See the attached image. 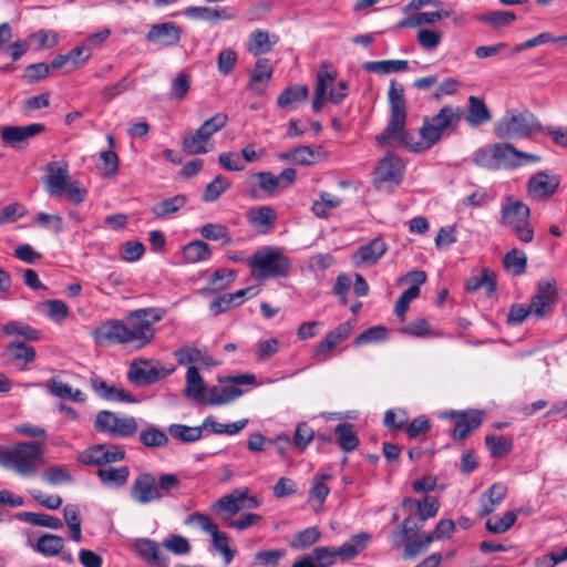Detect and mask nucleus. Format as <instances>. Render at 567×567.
<instances>
[{"label": "nucleus", "instance_id": "45", "mask_svg": "<svg viewBox=\"0 0 567 567\" xmlns=\"http://www.w3.org/2000/svg\"><path fill=\"white\" fill-rule=\"evenodd\" d=\"M434 540V535L424 533L422 535L413 534L408 536V542L404 546L405 557L413 558L420 553L425 551Z\"/></svg>", "mask_w": 567, "mask_h": 567}, {"label": "nucleus", "instance_id": "15", "mask_svg": "<svg viewBox=\"0 0 567 567\" xmlns=\"http://www.w3.org/2000/svg\"><path fill=\"white\" fill-rule=\"evenodd\" d=\"M258 179V187L270 197L278 187L287 188L292 185L297 177V171L292 167L285 168L278 176L270 172H258L254 175Z\"/></svg>", "mask_w": 567, "mask_h": 567}, {"label": "nucleus", "instance_id": "39", "mask_svg": "<svg viewBox=\"0 0 567 567\" xmlns=\"http://www.w3.org/2000/svg\"><path fill=\"white\" fill-rule=\"evenodd\" d=\"M182 254L185 262L196 264L208 260L213 252L207 243L193 240L182 248Z\"/></svg>", "mask_w": 567, "mask_h": 567}, {"label": "nucleus", "instance_id": "27", "mask_svg": "<svg viewBox=\"0 0 567 567\" xmlns=\"http://www.w3.org/2000/svg\"><path fill=\"white\" fill-rule=\"evenodd\" d=\"M386 250V244L383 241V239L377 237L358 248L353 255V261L357 266L361 264L374 265L385 254Z\"/></svg>", "mask_w": 567, "mask_h": 567}, {"label": "nucleus", "instance_id": "24", "mask_svg": "<svg viewBox=\"0 0 567 567\" xmlns=\"http://www.w3.org/2000/svg\"><path fill=\"white\" fill-rule=\"evenodd\" d=\"M184 394L197 403L208 405V389L205 388L204 379L195 365L187 369Z\"/></svg>", "mask_w": 567, "mask_h": 567}, {"label": "nucleus", "instance_id": "7", "mask_svg": "<svg viewBox=\"0 0 567 567\" xmlns=\"http://www.w3.org/2000/svg\"><path fill=\"white\" fill-rule=\"evenodd\" d=\"M179 486V478L175 474H162L158 480L151 473L140 474L131 486V497L138 504H148L161 501L163 493Z\"/></svg>", "mask_w": 567, "mask_h": 567}, {"label": "nucleus", "instance_id": "29", "mask_svg": "<svg viewBox=\"0 0 567 567\" xmlns=\"http://www.w3.org/2000/svg\"><path fill=\"white\" fill-rule=\"evenodd\" d=\"M436 416L439 420L452 422L454 425H481L484 422L485 411L471 409L465 411L439 412Z\"/></svg>", "mask_w": 567, "mask_h": 567}, {"label": "nucleus", "instance_id": "60", "mask_svg": "<svg viewBox=\"0 0 567 567\" xmlns=\"http://www.w3.org/2000/svg\"><path fill=\"white\" fill-rule=\"evenodd\" d=\"M174 357L178 364L186 365L189 363L205 362L206 355L197 348H189L187 346L178 348L174 351Z\"/></svg>", "mask_w": 567, "mask_h": 567}, {"label": "nucleus", "instance_id": "28", "mask_svg": "<svg viewBox=\"0 0 567 567\" xmlns=\"http://www.w3.org/2000/svg\"><path fill=\"white\" fill-rule=\"evenodd\" d=\"M2 355L16 363L19 370H24L27 365L34 361L35 349L24 341L9 343Z\"/></svg>", "mask_w": 567, "mask_h": 567}, {"label": "nucleus", "instance_id": "54", "mask_svg": "<svg viewBox=\"0 0 567 567\" xmlns=\"http://www.w3.org/2000/svg\"><path fill=\"white\" fill-rule=\"evenodd\" d=\"M321 533L318 527H308L297 533L290 543L295 549H306L319 540Z\"/></svg>", "mask_w": 567, "mask_h": 567}, {"label": "nucleus", "instance_id": "33", "mask_svg": "<svg viewBox=\"0 0 567 567\" xmlns=\"http://www.w3.org/2000/svg\"><path fill=\"white\" fill-rule=\"evenodd\" d=\"M370 535L368 533H359L353 535L347 543L336 548L338 558L342 561L350 560L363 551L368 545Z\"/></svg>", "mask_w": 567, "mask_h": 567}, {"label": "nucleus", "instance_id": "61", "mask_svg": "<svg viewBox=\"0 0 567 567\" xmlns=\"http://www.w3.org/2000/svg\"><path fill=\"white\" fill-rule=\"evenodd\" d=\"M190 75L179 72L172 81L169 96L172 100H183L190 89Z\"/></svg>", "mask_w": 567, "mask_h": 567}, {"label": "nucleus", "instance_id": "9", "mask_svg": "<svg viewBox=\"0 0 567 567\" xmlns=\"http://www.w3.org/2000/svg\"><path fill=\"white\" fill-rule=\"evenodd\" d=\"M464 115V110L460 106L453 107L445 105L432 117H425L420 128V135L427 141V146H433L440 142L442 135L454 133Z\"/></svg>", "mask_w": 567, "mask_h": 567}, {"label": "nucleus", "instance_id": "22", "mask_svg": "<svg viewBox=\"0 0 567 567\" xmlns=\"http://www.w3.org/2000/svg\"><path fill=\"white\" fill-rule=\"evenodd\" d=\"M90 384L97 396L105 401L134 402L133 394L123 388L109 384L97 375L90 378Z\"/></svg>", "mask_w": 567, "mask_h": 567}, {"label": "nucleus", "instance_id": "12", "mask_svg": "<svg viewBox=\"0 0 567 567\" xmlns=\"http://www.w3.org/2000/svg\"><path fill=\"white\" fill-rule=\"evenodd\" d=\"M175 371L174 367L157 368L151 365L147 359L134 360L128 369V381L137 386H146L165 379Z\"/></svg>", "mask_w": 567, "mask_h": 567}, {"label": "nucleus", "instance_id": "5", "mask_svg": "<svg viewBox=\"0 0 567 567\" xmlns=\"http://www.w3.org/2000/svg\"><path fill=\"white\" fill-rule=\"evenodd\" d=\"M251 275L257 280L286 277L291 262L279 249L264 247L254 252L247 260Z\"/></svg>", "mask_w": 567, "mask_h": 567}, {"label": "nucleus", "instance_id": "47", "mask_svg": "<svg viewBox=\"0 0 567 567\" xmlns=\"http://www.w3.org/2000/svg\"><path fill=\"white\" fill-rule=\"evenodd\" d=\"M286 555L287 550L284 548L259 550L254 555L250 567H278Z\"/></svg>", "mask_w": 567, "mask_h": 567}, {"label": "nucleus", "instance_id": "37", "mask_svg": "<svg viewBox=\"0 0 567 567\" xmlns=\"http://www.w3.org/2000/svg\"><path fill=\"white\" fill-rule=\"evenodd\" d=\"M272 74V66L268 59H258L249 80L251 90L261 93Z\"/></svg>", "mask_w": 567, "mask_h": 567}, {"label": "nucleus", "instance_id": "56", "mask_svg": "<svg viewBox=\"0 0 567 567\" xmlns=\"http://www.w3.org/2000/svg\"><path fill=\"white\" fill-rule=\"evenodd\" d=\"M485 442L493 457H503L512 449V440L504 435H487Z\"/></svg>", "mask_w": 567, "mask_h": 567}, {"label": "nucleus", "instance_id": "11", "mask_svg": "<svg viewBox=\"0 0 567 567\" xmlns=\"http://www.w3.org/2000/svg\"><path fill=\"white\" fill-rule=\"evenodd\" d=\"M260 502L248 488H236L231 493L218 498L210 507L212 512L224 522L229 520L243 509H255Z\"/></svg>", "mask_w": 567, "mask_h": 567}, {"label": "nucleus", "instance_id": "16", "mask_svg": "<svg viewBox=\"0 0 567 567\" xmlns=\"http://www.w3.org/2000/svg\"><path fill=\"white\" fill-rule=\"evenodd\" d=\"M44 131L45 125L41 123H32L25 126H4L1 128V138L7 146L22 148L28 138Z\"/></svg>", "mask_w": 567, "mask_h": 567}, {"label": "nucleus", "instance_id": "17", "mask_svg": "<svg viewBox=\"0 0 567 567\" xmlns=\"http://www.w3.org/2000/svg\"><path fill=\"white\" fill-rule=\"evenodd\" d=\"M353 326L351 324V322L346 321L337 326L331 331H329L316 347L315 357L317 358V360H326L328 353H330L341 342L349 338Z\"/></svg>", "mask_w": 567, "mask_h": 567}, {"label": "nucleus", "instance_id": "23", "mask_svg": "<svg viewBox=\"0 0 567 567\" xmlns=\"http://www.w3.org/2000/svg\"><path fill=\"white\" fill-rule=\"evenodd\" d=\"M184 14L190 19L204 20L210 23L233 20L236 18V13L228 7H188Z\"/></svg>", "mask_w": 567, "mask_h": 567}, {"label": "nucleus", "instance_id": "6", "mask_svg": "<svg viewBox=\"0 0 567 567\" xmlns=\"http://www.w3.org/2000/svg\"><path fill=\"white\" fill-rule=\"evenodd\" d=\"M542 131V124L528 110L519 113L507 111L494 125V133L501 140L527 138Z\"/></svg>", "mask_w": 567, "mask_h": 567}, {"label": "nucleus", "instance_id": "20", "mask_svg": "<svg viewBox=\"0 0 567 567\" xmlns=\"http://www.w3.org/2000/svg\"><path fill=\"white\" fill-rule=\"evenodd\" d=\"M161 545L155 540L142 538L134 543V548L151 567H168L169 558L161 550Z\"/></svg>", "mask_w": 567, "mask_h": 567}, {"label": "nucleus", "instance_id": "2", "mask_svg": "<svg viewBox=\"0 0 567 567\" xmlns=\"http://www.w3.org/2000/svg\"><path fill=\"white\" fill-rule=\"evenodd\" d=\"M388 100L391 115L384 132L375 136L378 145L386 146L391 138H398L406 150L414 153L431 148V146H427V141L423 138L419 141L412 133L404 130L406 121V101L404 87L401 83L391 81L388 91Z\"/></svg>", "mask_w": 567, "mask_h": 567}, {"label": "nucleus", "instance_id": "40", "mask_svg": "<svg viewBox=\"0 0 567 567\" xmlns=\"http://www.w3.org/2000/svg\"><path fill=\"white\" fill-rule=\"evenodd\" d=\"M308 87L302 84H295L286 87L277 99L279 107H292L296 103L305 102L308 99Z\"/></svg>", "mask_w": 567, "mask_h": 567}, {"label": "nucleus", "instance_id": "19", "mask_svg": "<svg viewBox=\"0 0 567 567\" xmlns=\"http://www.w3.org/2000/svg\"><path fill=\"white\" fill-rule=\"evenodd\" d=\"M403 172L404 165L402 161L398 156L389 154L375 167V182L379 184L393 183L399 185L402 182Z\"/></svg>", "mask_w": 567, "mask_h": 567}, {"label": "nucleus", "instance_id": "59", "mask_svg": "<svg viewBox=\"0 0 567 567\" xmlns=\"http://www.w3.org/2000/svg\"><path fill=\"white\" fill-rule=\"evenodd\" d=\"M249 52L254 55H259L269 52L272 49L274 43L269 40L267 31L256 30L250 35Z\"/></svg>", "mask_w": 567, "mask_h": 567}, {"label": "nucleus", "instance_id": "13", "mask_svg": "<svg viewBox=\"0 0 567 567\" xmlns=\"http://www.w3.org/2000/svg\"><path fill=\"white\" fill-rule=\"evenodd\" d=\"M557 298V288L555 279H542L538 281L537 293L532 298L529 307L532 315L542 319L551 309Z\"/></svg>", "mask_w": 567, "mask_h": 567}, {"label": "nucleus", "instance_id": "26", "mask_svg": "<svg viewBox=\"0 0 567 567\" xmlns=\"http://www.w3.org/2000/svg\"><path fill=\"white\" fill-rule=\"evenodd\" d=\"M249 225L259 234H268L277 221V213L270 206H260L247 213Z\"/></svg>", "mask_w": 567, "mask_h": 567}, {"label": "nucleus", "instance_id": "50", "mask_svg": "<svg viewBox=\"0 0 567 567\" xmlns=\"http://www.w3.org/2000/svg\"><path fill=\"white\" fill-rule=\"evenodd\" d=\"M18 518L27 523L51 529H60L63 526L62 522L58 517L42 513L22 512L18 514Z\"/></svg>", "mask_w": 567, "mask_h": 567}, {"label": "nucleus", "instance_id": "52", "mask_svg": "<svg viewBox=\"0 0 567 567\" xmlns=\"http://www.w3.org/2000/svg\"><path fill=\"white\" fill-rule=\"evenodd\" d=\"M398 331L401 334L414 338H426L435 336L432 332L431 324L425 318H416L401 327Z\"/></svg>", "mask_w": 567, "mask_h": 567}, {"label": "nucleus", "instance_id": "58", "mask_svg": "<svg viewBox=\"0 0 567 567\" xmlns=\"http://www.w3.org/2000/svg\"><path fill=\"white\" fill-rule=\"evenodd\" d=\"M334 434L338 439V445L343 452H352L359 446L360 440L352 427H334Z\"/></svg>", "mask_w": 567, "mask_h": 567}, {"label": "nucleus", "instance_id": "42", "mask_svg": "<svg viewBox=\"0 0 567 567\" xmlns=\"http://www.w3.org/2000/svg\"><path fill=\"white\" fill-rule=\"evenodd\" d=\"M64 547V539L61 536L54 534H44L39 537L34 545V550L47 556H56L62 551Z\"/></svg>", "mask_w": 567, "mask_h": 567}, {"label": "nucleus", "instance_id": "35", "mask_svg": "<svg viewBox=\"0 0 567 567\" xmlns=\"http://www.w3.org/2000/svg\"><path fill=\"white\" fill-rule=\"evenodd\" d=\"M187 203V197L183 194L175 195L169 198H165L159 203L152 206L151 212L156 219H164L179 209H182Z\"/></svg>", "mask_w": 567, "mask_h": 567}, {"label": "nucleus", "instance_id": "43", "mask_svg": "<svg viewBox=\"0 0 567 567\" xmlns=\"http://www.w3.org/2000/svg\"><path fill=\"white\" fill-rule=\"evenodd\" d=\"M425 522L419 519V515L409 514V516L401 523L399 528L392 533L391 539L395 547L401 545V539L405 536L413 535L424 526Z\"/></svg>", "mask_w": 567, "mask_h": 567}, {"label": "nucleus", "instance_id": "25", "mask_svg": "<svg viewBox=\"0 0 567 567\" xmlns=\"http://www.w3.org/2000/svg\"><path fill=\"white\" fill-rule=\"evenodd\" d=\"M48 175L45 176V185L48 193L56 198L64 195V188L70 183L68 166H58L51 162L47 165Z\"/></svg>", "mask_w": 567, "mask_h": 567}, {"label": "nucleus", "instance_id": "21", "mask_svg": "<svg viewBox=\"0 0 567 567\" xmlns=\"http://www.w3.org/2000/svg\"><path fill=\"white\" fill-rule=\"evenodd\" d=\"M171 435L182 442H195L202 436L215 434L235 435L243 427H168Z\"/></svg>", "mask_w": 567, "mask_h": 567}, {"label": "nucleus", "instance_id": "48", "mask_svg": "<svg viewBox=\"0 0 567 567\" xmlns=\"http://www.w3.org/2000/svg\"><path fill=\"white\" fill-rule=\"evenodd\" d=\"M503 265L513 276H520L526 271L527 257L525 252L513 248L505 254Z\"/></svg>", "mask_w": 567, "mask_h": 567}, {"label": "nucleus", "instance_id": "51", "mask_svg": "<svg viewBox=\"0 0 567 567\" xmlns=\"http://www.w3.org/2000/svg\"><path fill=\"white\" fill-rule=\"evenodd\" d=\"M6 336L22 337L24 340L35 341L40 338V332L31 326L21 321H9L2 327Z\"/></svg>", "mask_w": 567, "mask_h": 567}, {"label": "nucleus", "instance_id": "57", "mask_svg": "<svg viewBox=\"0 0 567 567\" xmlns=\"http://www.w3.org/2000/svg\"><path fill=\"white\" fill-rule=\"evenodd\" d=\"M480 21L491 24L494 29L511 24L516 20V14L512 11L495 10L478 17Z\"/></svg>", "mask_w": 567, "mask_h": 567}, {"label": "nucleus", "instance_id": "62", "mask_svg": "<svg viewBox=\"0 0 567 567\" xmlns=\"http://www.w3.org/2000/svg\"><path fill=\"white\" fill-rule=\"evenodd\" d=\"M236 270L220 268L214 271L208 279V284L215 290H223L236 279Z\"/></svg>", "mask_w": 567, "mask_h": 567}, {"label": "nucleus", "instance_id": "64", "mask_svg": "<svg viewBox=\"0 0 567 567\" xmlns=\"http://www.w3.org/2000/svg\"><path fill=\"white\" fill-rule=\"evenodd\" d=\"M103 449L104 445L96 444L84 450L78 455V462L83 465H97L100 467L104 466Z\"/></svg>", "mask_w": 567, "mask_h": 567}, {"label": "nucleus", "instance_id": "4", "mask_svg": "<svg viewBox=\"0 0 567 567\" xmlns=\"http://www.w3.org/2000/svg\"><path fill=\"white\" fill-rule=\"evenodd\" d=\"M519 158L530 162L539 161V156L518 151L507 143H495L477 150L473 161L475 164L487 168L516 167Z\"/></svg>", "mask_w": 567, "mask_h": 567}, {"label": "nucleus", "instance_id": "3", "mask_svg": "<svg viewBox=\"0 0 567 567\" xmlns=\"http://www.w3.org/2000/svg\"><path fill=\"white\" fill-rule=\"evenodd\" d=\"M43 442L18 443L11 449H0V465L14 470L21 476H33L38 473V460L43 456Z\"/></svg>", "mask_w": 567, "mask_h": 567}, {"label": "nucleus", "instance_id": "49", "mask_svg": "<svg viewBox=\"0 0 567 567\" xmlns=\"http://www.w3.org/2000/svg\"><path fill=\"white\" fill-rule=\"evenodd\" d=\"M231 185V182L223 176L217 175L210 183H208L205 187V190L202 195V199L205 203L216 202L223 193H225Z\"/></svg>", "mask_w": 567, "mask_h": 567}, {"label": "nucleus", "instance_id": "8", "mask_svg": "<svg viewBox=\"0 0 567 567\" xmlns=\"http://www.w3.org/2000/svg\"><path fill=\"white\" fill-rule=\"evenodd\" d=\"M501 224L511 230L522 243L529 244L534 239V227L530 224V209L522 200L507 197L501 209Z\"/></svg>", "mask_w": 567, "mask_h": 567}, {"label": "nucleus", "instance_id": "1", "mask_svg": "<svg viewBox=\"0 0 567 567\" xmlns=\"http://www.w3.org/2000/svg\"><path fill=\"white\" fill-rule=\"evenodd\" d=\"M162 319L156 309H138L125 320H107L93 332L97 343H120L141 349L148 344L155 334L153 324Z\"/></svg>", "mask_w": 567, "mask_h": 567}, {"label": "nucleus", "instance_id": "36", "mask_svg": "<svg viewBox=\"0 0 567 567\" xmlns=\"http://www.w3.org/2000/svg\"><path fill=\"white\" fill-rule=\"evenodd\" d=\"M209 138L198 127L185 134L182 141V150L188 155L205 154L208 152L206 146Z\"/></svg>", "mask_w": 567, "mask_h": 567}, {"label": "nucleus", "instance_id": "38", "mask_svg": "<svg viewBox=\"0 0 567 567\" xmlns=\"http://www.w3.org/2000/svg\"><path fill=\"white\" fill-rule=\"evenodd\" d=\"M324 66L326 64L322 65L317 74L315 95L312 100V110L316 113L320 112L324 104L328 83L336 79V72L323 70Z\"/></svg>", "mask_w": 567, "mask_h": 567}, {"label": "nucleus", "instance_id": "41", "mask_svg": "<svg viewBox=\"0 0 567 567\" xmlns=\"http://www.w3.org/2000/svg\"><path fill=\"white\" fill-rule=\"evenodd\" d=\"M409 68L406 60H383V61H369L362 64V69L368 72L379 74H390L395 72L405 71Z\"/></svg>", "mask_w": 567, "mask_h": 567}, {"label": "nucleus", "instance_id": "55", "mask_svg": "<svg viewBox=\"0 0 567 567\" xmlns=\"http://www.w3.org/2000/svg\"><path fill=\"white\" fill-rule=\"evenodd\" d=\"M214 548L219 551L228 565L234 559L236 551L229 547V538L226 533L219 532L218 527L210 534Z\"/></svg>", "mask_w": 567, "mask_h": 567}, {"label": "nucleus", "instance_id": "44", "mask_svg": "<svg viewBox=\"0 0 567 567\" xmlns=\"http://www.w3.org/2000/svg\"><path fill=\"white\" fill-rule=\"evenodd\" d=\"M199 234L207 240H223V246H229L233 244V237L229 234V229L224 224L207 223L200 227Z\"/></svg>", "mask_w": 567, "mask_h": 567}, {"label": "nucleus", "instance_id": "10", "mask_svg": "<svg viewBox=\"0 0 567 567\" xmlns=\"http://www.w3.org/2000/svg\"><path fill=\"white\" fill-rule=\"evenodd\" d=\"M219 384L208 388V405L229 403L243 395L240 385H256V375L243 373L218 379Z\"/></svg>", "mask_w": 567, "mask_h": 567}, {"label": "nucleus", "instance_id": "53", "mask_svg": "<svg viewBox=\"0 0 567 567\" xmlns=\"http://www.w3.org/2000/svg\"><path fill=\"white\" fill-rule=\"evenodd\" d=\"M388 339V329L383 326H373L355 337L353 344L360 347L368 343L381 342Z\"/></svg>", "mask_w": 567, "mask_h": 567}, {"label": "nucleus", "instance_id": "32", "mask_svg": "<svg viewBox=\"0 0 567 567\" xmlns=\"http://www.w3.org/2000/svg\"><path fill=\"white\" fill-rule=\"evenodd\" d=\"M96 475L103 485L107 487H121L126 484L130 470L127 466L113 467L111 465H104L97 468Z\"/></svg>", "mask_w": 567, "mask_h": 567}, {"label": "nucleus", "instance_id": "34", "mask_svg": "<svg viewBox=\"0 0 567 567\" xmlns=\"http://www.w3.org/2000/svg\"><path fill=\"white\" fill-rule=\"evenodd\" d=\"M492 118V114L487 109L484 101L477 96L468 97V109L465 115V121L472 127L488 122Z\"/></svg>", "mask_w": 567, "mask_h": 567}, {"label": "nucleus", "instance_id": "63", "mask_svg": "<svg viewBox=\"0 0 567 567\" xmlns=\"http://www.w3.org/2000/svg\"><path fill=\"white\" fill-rule=\"evenodd\" d=\"M516 518L517 516L514 512H506L502 517L488 519L486 522V529L492 534H503L515 524Z\"/></svg>", "mask_w": 567, "mask_h": 567}, {"label": "nucleus", "instance_id": "14", "mask_svg": "<svg viewBox=\"0 0 567 567\" xmlns=\"http://www.w3.org/2000/svg\"><path fill=\"white\" fill-rule=\"evenodd\" d=\"M560 184V179L555 174L538 172L528 181L527 194L535 200H547L553 197Z\"/></svg>", "mask_w": 567, "mask_h": 567}, {"label": "nucleus", "instance_id": "31", "mask_svg": "<svg viewBox=\"0 0 567 567\" xmlns=\"http://www.w3.org/2000/svg\"><path fill=\"white\" fill-rule=\"evenodd\" d=\"M507 494V487L502 483H494L480 497L478 516L485 517L493 513L495 508L504 501Z\"/></svg>", "mask_w": 567, "mask_h": 567}, {"label": "nucleus", "instance_id": "46", "mask_svg": "<svg viewBox=\"0 0 567 567\" xmlns=\"http://www.w3.org/2000/svg\"><path fill=\"white\" fill-rule=\"evenodd\" d=\"M341 203L342 199L340 197L322 192L319 195V199L313 202L311 210L318 218L326 219L330 215V209L338 208Z\"/></svg>", "mask_w": 567, "mask_h": 567}, {"label": "nucleus", "instance_id": "18", "mask_svg": "<svg viewBox=\"0 0 567 567\" xmlns=\"http://www.w3.org/2000/svg\"><path fill=\"white\" fill-rule=\"evenodd\" d=\"M182 28L174 22L156 23L146 34V41L159 47H174L181 41Z\"/></svg>", "mask_w": 567, "mask_h": 567}, {"label": "nucleus", "instance_id": "30", "mask_svg": "<svg viewBox=\"0 0 567 567\" xmlns=\"http://www.w3.org/2000/svg\"><path fill=\"white\" fill-rule=\"evenodd\" d=\"M278 157L298 165H312L320 161L321 147L318 146L313 148L308 145H300L280 153Z\"/></svg>", "mask_w": 567, "mask_h": 567}]
</instances>
